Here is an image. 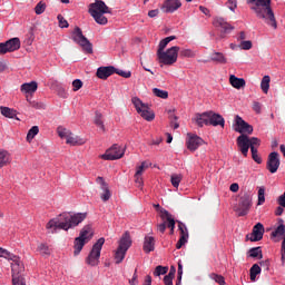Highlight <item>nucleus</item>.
I'll return each mask as SVG.
<instances>
[{
	"mask_svg": "<svg viewBox=\"0 0 285 285\" xmlns=\"http://www.w3.org/2000/svg\"><path fill=\"white\" fill-rule=\"evenodd\" d=\"M88 217V213H72L65 212L58 215L56 218L50 219L46 228L49 233H57L58 230H70L77 228Z\"/></svg>",
	"mask_w": 285,
	"mask_h": 285,
	"instance_id": "obj_1",
	"label": "nucleus"
},
{
	"mask_svg": "<svg viewBox=\"0 0 285 285\" xmlns=\"http://www.w3.org/2000/svg\"><path fill=\"white\" fill-rule=\"evenodd\" d=\"M246 3L258 19H265L268 26L277 30V20L275 19L273 7H271V0H246Z\"/></svg>",
	"mask_w": 285,
	"mask_h": 285,
	"instance_id": "obj_2",
	"label": "nucleus"
},
{
	"mask_svg": "<svg viewBox=\"0 0 285 285\" xmlns=\"http://www.w3.org/2000/svg\"><path fill=\"white\" fill-rule=\"evenodd\" d=\"M89 14L95 19L96 23L99 26H106L108 23V18L104 14H112V11L104 0H96L94 3L89 4Z\"/></svg>",
	"mask_w": 285,
	"mask_h": 285,
	"instance_id": "obj_3",
	"label": "nucleus"
},
{
	"mask_svg": "<svg viewBox=\"0 0 285 285\" xmlns=\"http://www.w3.org/2000/svg\"><path fill=\"white\" fill-rule=\"evenodd\" d=\"M95 236V232L92 230L91 225H85L80 233L79 236L75 238L73 240V255L77 256L83 250V246L92 239Z\"/></svg>",
	"mask_w": 285,
	"mask_h": 285,
	"instance_id": "obj_4",
	"label": "nucleus"
},
{
	"mask_svg": "<svg viewBox=\"0 0 285 285\" xmlns=\"http://www.w3.org/2000/svg\"><path fill=\"white\" fill-rule=\"evenodd\" d=\"M132 246V238L130 237V232H125L119 240L118 248L115 250L116 264H121L126 259V253Z\"/></svg>",
	"mask_w": 285,
	"mask_h": 285,
	"instance_id": "obj_5",
	"label": "nucleus"
},
{
	"mask_svg": "<svg viewBox=\"0 0 285 285\" xmlns=\"http://www.w3.org/2000/svg\"><path fill=\"white\" fill-rule=\"evenodd\" d=\"M180 48L178 46L170 47L166 51L157 52L158 63L163 66H173L177 63Z\"/></svg>",
	"mask_w": 285,
	"mask_h": 285,
	"instance_id": "obj_6",
	"label": "nucleus"
},
{
	"mask_svg": "<svg viewBox=\"0 0 285 285\" xmlns=\"http://www.w3.org/2000/svg\"><path fill=\"white\" fill-rule=\"evenodd\" d=\"M106 244V238L100 237L91 247L88 256L86 257V264L88 266L95 267L99 266V259L101 258V249Z\"/></svg>",
	"mask_w": 285,
	"mask_h": 285,
	"instance_id": "obj_7",
	"label": "nucleus"
},
{
	"mask_svg": "<svg viewBox=\"0 0 285 285\" xmlns=\"http://www.w3.org/2000/svg\"><path fill=\"white\" fill-rule=\"evenodd\" d=\"M71 39L75 43L82 48L83 52L87 55H92V45L90 43V40L83 36L81 28L75 27L73 31L71 32Z\"/></svg>",
	"mask_w": 285,
	"mask_h": 285,
	"instance_id": "obj_8",
	"label": "nucleus"
},
{
	"mask_svg": "<svg viewBox=\"0 0 285 285\" xmlns=\"http://www.w3.org/2000/svg\"><path fill=\"white\" fill-rule=\"evenodd\" d=\"M131 104L135 106L136 111L142 119L146 121H154L155 120V112L150 110L148 104H144L139 97L131 98Z\"/></svg>",
	"mask_w": 285,
	"mask_h": 285,
	"instance_id": "obj_9",
	"label": "nucleus"
},
{
	"mask_svg": "<svg viewBox=\"0 0 285 285\" xmlns=\"http://www.w3.org/2000/svg\"><path fill=\"white\" fill-rule=\"evenodd\" d=\"M124 155H126V148L115 144L107 149L105 154L100 155L99 158L105 161H115L117 159H121Z\"/></svg>",
	"mask_w": 285,
	"mask_h": 285,
	"instance_id": "obj_10",
	"label": "nucleus"
},
{
	"mask_svg": "<svg viewBox=\"0 0 285 285\" xmlns=\"http://www.w3.org/2000/svg\"><path fill=\"white\" fill-rule=\"evenodd\" d=\"M279 225L272 232L271 237L274 242H279L283 237L282 247H281V255L282 262H285V225L284 219H279Z\"/></svg>",
	"mask_w": 285,
	"mask_h": 285,
	"instance_id": "obj_11",
	"label": "nucleus"
},
{
	"mask_svg": "<svg viewBox=\"0 0 285 285\" xmlns=\"http://www.w3.org/2000/svg\"><path fill=\"white\" fill-rule=\"evenodd\" d=\"M250 206H253V198H250V195L244 194L240 197L238 206L235 208V212L238 214V217H244L248 215Z\"/></svg>",
	"mask_w": 285,
	"mask_h": 285,
	"instance_id": "obj_12",
	"label": "nucleus"
},
{
	"mask_svg": "<svg viewBox=\"0 0 285 285\" xmlns=\"http://www.w3.org/2000/svg\"><path fill=\"white\" fill-rule=\"evenodd\" d=\"M213 26L215 28H219L220 29V37H222V39H224V37H226V35H230L233 32V30H235V27L233 24H230L228 21H226V19H224L222 17L214 18Z\"/></svg>",
	"mask_w": 285,
	"mask_h": 285,
	"instance_id": "obj_13",
	"label": "nucleus"
},
{
	"mask_svg": "<svg viewBox=\"0 0 285 285\" xmlns=\"http://www.w3.org/2000/svg\"><path fill=\"white\" fill-rule=\"evenodd\" d=\"M279 166H282V161L279 160V153H269L266 161V170H268V173L272 175H275V173L279 170Z\"/></svg>",
	"mask_w": 285,
	"mask_h": 285,
	"instance_id": "obj_14",
	"label": "nucleus"
},
{
	"mask_svg": "<svg viewBox=\"0 0 285 285\" xmlns=\"http://www.w3.org/2000/svg\"><path fill=\"white\" fill-rule=\"evenodd\" d=\"M235 132H239L240 135H253V126L239 115L235 116V125H234Z\"/></svg>",
	"mask_w": 285,
	"mask_h": 285,
	"instance_id": "obj_15",
	"label": "nucleus"
},
{
	"mask_svg": "<svg viewBox=\"0 0 285 285\" xmlns=\"http://www.w3.org/2000/svg\"><path fill=\"white\" fill-rule=\"evenodd\" d=\"M11 263V273L12 277H19L21 276V273L26 271V266H23V262L21 261V257L17 255H12V257L9 258Z\"/></svg>",
	"mask_w": 285,
	"mask_h": 285,
	"instance_id": "obj_16",
	"label": "nucleus"
},
{
	"mask_svg": "<svg viewBox=\"0 0 285 285\" xmlns=\"http://www.w3.org/2000/svg\"><path fill=\"white\" fill-rule=\"evenodd\" d=\"M188 140H187V149L191 153H195L199 146H204L206 141L202 139V137L195 135V134H187Z\"/></svg>",
	"mask_w": 285,
	"mask_h": 285,
	"instance_id": "obj_17",
	"label": "nucleus"
},
{
	"mask_svg": "<svg viewBox=\"0 0 285 285\" xmlns=\"http://www.w3.org/2000/svg\"><path fill=\"white\" fill-rule=\"evenodd\" d=\"M264 224L257 223L252 230L250 236L247 235L246 239H249V242H262L264 239Z\"/></svg>",
	"mask_w": 285,
	"mask_h": 285,
	"instance_id": "obj_18",
	"label": "nucleus"
},
{
	"mask_svg": "<svg viewBox=\"0 0 285 285\" xmlns=\"http://www.w3.org/2000/svg\"><path fill=\"white\" fill-rule=\"evenodd\" d=\"M236 144L245 157H248V149L250 148V138L246 134H242L237 137Z\"/></svg>",
	"mask_w": 285,
	"mask_h": 285,
	"instance_id": "obj_19",
	"label": "nucleus"
},
{
	"mask_svg": "<svg viewBox=\"0 0 285 285\" xmlns=\"http://www.w3.org/2000/svg\"><path fill=\"white\" fill-rule=\"evenodd\" d=\"M208 126H220V128H224V126H226V120L223 115L216 114L215 111H208Z\"/></svg>",
	"mask_w": 285,
	"mask_h": 285,
	"instance_id": "obj_20",
	"label": "nucleus"
},
{
	"mask_svg": "<svg viewBox=\"0 0 285 285\" xmlns=\"http://www.w3.org/2000/svg\"><path fill=\"white\" fill-rule=\"evenodd\" d=\"M178 228L180 230V238L176 244L177 250H179V248H181V246H184L185 244L188 243V227H186V224L179 222Z\"/></svg>",
	"mask_w": 285,
	"mask_h": 285,
	"instance_id": "obj_21",
	"label": "nucleus"
},
{
	"mask_svg": "<svg viewBox=\"0 0 285 285\" xmlns=\"http://www.w3.org/2000/svg\"><path fill=\"white\" fill-rule=\"evenodd\" d=\"M181 8V1L180 0H165L161 10H165L167 13L176 12V10H179Z\"/></svg>",
	"mask_w": 285,
	"mask_h": 285,
	"instance_id": "obj_22",
	"label": "nucleus"
},
{
	"mask_svg": "<svg viewBox=\"0 0 285 285\" xmlns=\"http://www.w3.org/2000/svg\"><path fill=\"white\" fill-rule=\"evenodd\" d=\"M160 218L167 223V228H170V234L175 233V218L166 209H160Z\"/></svg>",
	"mask_w": 285,
	"mask_h": 285,
	"instance_id": "obj_23",
	"label": "nucleus"
},
{
	"mask_svg": "<svg viewBox=\"0 0 285 285\" xmlns=\"http://www.w3.org/2000/svg\"><path fill=\"white\" fill-rule=\"evenodd\" d=\"M116 72V68L114 66H108V67H99L97 69V77L98 79H108V77H112V75H115Z\"/></svg>",
	"mask_w": 285,
	"mask_h": 285,
	"instance_id": "obj_24",
	"label": "nucleus"
},
{
	"mask_svg": "<svg viewBox=\"0 0 285 285\" xmlns=\"http://www.w3.org/2000/svg\"><path fill=\"white\" fill-rule=\"evenodd\" d=\"M39 88V83L37 81L31 82H24L20 86V92L23 95H35L37 92V89Z\"/></svg>",
	"mask_w": 285,
	"mask_h": 285,
	"instance_id": "obj_25",
	"label": "nucleus"
},
{
	"mask_svg": "<svg viewBox=\"0 0 285 285\" xmlns=\"http://www.w3.org/2000/svg\"><path fill=\"white\" fill-rule=\"evenodd\" d=\"M97 181H99V184L101 185V190H104L100 198L102 199V202H108L111 197L110 189L108 188V184L106 183V180H104V177L101 176L97 178Z\"/></svg>",
	"mask_w": 285,
	"mask_h": 285,
	"instance_id": "obj_26",
	"label": "nucleus"
},
{
	"mask_svg": "<svg viewBox=\"0 0 285 285\" xmlns=\"http://www.w3.org/2000/svg\"><path fill=\"white\" fill-rule=\"evenodd\" d=\"M229 83L236 90H242V88H246V80L244 78H237L235 75L229 76Z\"/></svg>",
	"mask_w": 285,
	"mask_h": 285,
	"instance_id": "obj_27",
	"label": "nucleus"
},
{
	"mask_svg": "<svg viewBox=\"0 0 285 285\" xmlns=\"http://www.w3.org/2000/svg\"><path fill=\"white\" fill-rule=\"evenodd\" d=\"M142 250L147 255L149 253H153V250H155V237H153V236H145L144 245H142Z\"/></svg>",
	"mask_w": 285,
	"mask_h": 285,
	"instance_id": "obj_28",
	"label": "nucleus"
},
{
	"mask_svg": "<svg viewBox=\"0 0 285 285\" xmlns=\"http://www.w3.org/2000/svg\"><path fill=\"white\" fill-rule=\"evenodd\" d=\"M210 61H213L214 63L226 65L228 63V58H226V55H224L223 52L214 51L210 55Z\"/></svg>",
	"mask_w": 285,
	"mask_h": 285,
	"instance_id": "obj_29",
	"label": "nucleus"
},
{
	"mask_svg": "<svg viewBox=\"0 0 285 285\" xmlns=\"http://www.w3.org/2000/svg\"><path fill=\"white\" fill-rule=\"evenodd\" d=\"M66 144L69 146H83V144H86V139L73 136L72 132H70L66 138Z\"/></svg>",
	"mask_w": 285,
	"mask_h": 285,
	"instance_id": "obj_30",
	"label": "nucleus"
},
{
	"mask_svg": "<svg viewBox=\"0 0 285 285\" xmlns=\"http://www.w3.org/2000/svg\"><path fill=\"white\" fill-rule=\"evenodd\" d=\"M12 161V156L10 153L6 149H0V168H3V166H8Z\"/></svg>",
	"mask_w": 285,
	"mask_h": 285,
	"instance_id": "obj_31",
	"label": "nucleus"
},
{
	"mask_svg": "<svg viewBox=\"0 0 285 285\" xmlns=\"http://www.w3.org/2000/svg\"><path fill=\"white\" fill-rule=\"evenodd\" d=\"M0 112L3 117H7V119H19L17 118V110L10 108V107H0Z\"/></svg>",
	"mask_w": 285,
	"mask_h": 285,
	"instance_id": "obj_32",
	"label": "nucleus"
},
{
	"mask_svg": "<svg viewBox=\"0 0 285 285\" xmlns=\"http://www.w3.org/2000/svg\"><path fill=\"white\" fill-rule=\"evenodd\" d=\"M37 250L39 252L41 257H50V255H52V248H50V246H48V244L46 243H41L40 245H38Z\"/></svg>",
	"mask_w": 285,
	"mask_h": 285,
	"instance_id": "obj_33",
	"label": "nucleus"
},
{
	"mask_svg": "<svg viewBox=\"0 0 285 285\" xmlns=\"http://www.w3.org/2000/svg\"><path fill=\"white\" fill-rule=\"evenodd\" d=\"M196 124L199 128H204V126H208V111L196 115Z\"/></svg>",
	"mask_w": 285,
	"mask_h": 285,
	"instance_id": "obj_34",
	"label": "nucleus"
},
{
	"mask_svg": "<svg viewBox=\"0 0 285 285\" xmlns=\"http://www.w3.org/2000/svg\"><path fill=\"white\" fill-rule=\"evenodd\" d=\"M176 39H177V37L169 36V37L164 38L163 40H160V42L158 45L157 52H164L166 50V46H168V43H170V41H175Z\"/></svg>",
	"mask_w": 285,
	"mask_h": 285,
	"instance_id": "obj_35",
	"label": "nucleus"
},
{
	"mask_svg": "<svg viewBox=\"0 0 285 285\" xmlns=\"http://www.w3.org/2000/svg\"><path fill=\"white\" fill-rule=\"evenodd\" d=\"M94 124L102 130V132H106V125H104V115L101 112L96 111V116L94 119Z\"/></svg>",
	"mask_w": 285,
	"mask_h": 285,
	"instance_id": "obj_36",
	"label": "nucleus"
},
{
	"mask_svg": "<svg viewBox=\"0 0 285 285\" xmlns=\"http://www.w3.org/2000/svg\"><path fill=\"white\" fill-rule=\"evenodd\" d=\"M7 43L9 45V50H11V52H14L21 48V40L19 38H11L7 40Z\"/></svg>",
	"mask_w": 285,
	"mask_h": 285,
	"instance_id": "obj_37",
	"label": "nucleus"
},
{
	"mask_svg": "<svg viewBox=\"0 0 285 285\" xmlns=\"http://www.w3.org/2000/svg\"><path fill=\"white\" fill-rule=\"evenodd\" d=\"M262 273V267L258 264H254L249 269V279L255 282L257 279V275Z\"/></svg>",
	"mask_w": 285,
	"mask_h": 285,
	"instance_id": "obj_38",
	"label": "nucleus"
},
{
	"mask_svg": "<svg viewBox=\"0 0 285 285\" xmlns=\"http://www.w3.org/2000/svg\"><path fill=\"white\" fill-rule=\"evenodd\" d=\"M261 89L265 95H268V90H271V76H264L261 81Z\"/></svg>",
	"mask_w": 285,
	"mask_h": 285,
	"instance_id": "obj_39",
	"label": "nucleus"
},
{
	"mask_svg": "<svg viewBox=\"0 0 285 285\" xmlns=\"http://www.w3.org/2000/svg\"><path fill=\"white\" fill-rule=\"evenodd\" d=\"M184 179V175L181 174H171L170 184L174 188H179L181 180Z\"/></svg>",
	"mask_w": 285,
	"mask_h": 285,
	"instance_id": "obj_40",
	"label": "nucleus"
},
{
	"mask_svg": "<svg viewBox=\"0 0 285 285\" xmlns=\"http://www.w3.org/2000/svg\"><path fill=\"white\" fill-rule=\"evenodd\" d=\"M266 202V187H258V203L257 206H264Z\"/></svg>",
	"mask_w": 285,
	"mask_h": 285,
	"instance_id": "obj_41",
	"label": "nucleus"
},
{
	"mask_svg": "<svg viewBox=\"0 0 285 285\" xmlns=\"http://www.w3.org/2000/svg\"><path fill=\"white\" fill-rule=\"evenodd\" d=\"M36 135H39V126H33L29 129L27 134L28 144H32V139H35Z\"/></svg>",
	"mask_w": 285,
	"mask_h": 285,
	"instance_id": "obj_42",
	"label": "nucleus"
},
{
	"mask_svg": "<svg viewBox=\"0 0 285 285\" xmlns=\"http://www.w3.org/2000/svg\"><path fill=\"white\" fill-rule=\"evenodd\" d=\"M209 279H213L216 284L226 285V278L223 275L212 273L209 274Z\"/></svg>",
	"mask_w": 285,
	"mask_h": 285,
	"instance_id": "obj_43",
	"label": "nucleus"
},
{
	"mask_svg": "<svg viewBox=\"0 0 285 285\" xmlns=\"http://www.w3.org/2000/svg\"><path fill=\"white\" fill-rule=\"evenodd\" d=\"M166 273H168V266L158 265V266H156V268L154 271V277H159L161 275H166Z\"/></svg>",
	"mask_w": 285,
	"mask_h": 285,
	"instance_id": "obj_44",
	"label": "nucleus"
},
{
	"mask_svg": "<svg viewBox=\"0 0 285 285\" xmlns=\"http://www.w3.org/2000/svg\"><path fill=\"white\" fill-rule=\"evenodd\" d=\"M249 257H259L262 259L263 254H262V247H253L248 250Z\"/></svg>",
	"mask_w": 285,
	"mask_h": 285,
	"instance_id": "obj_45",
	"label": "nucleus"
},
{
	"mask_svg": "<svg viewBox=\"0 0 285 285\" xmlns=\"http://www.w3.org/2000/svg\"><path fill=\"white\" fill-rule=\"evenodd\" d=\"M180 57H185L187 59H193V58L197 57V53L195 51H193L191 49H181Z\"/></svg>",
	"mask_w": 285,
	"mask_h": 285,
	"instance_id": "obj_46",
	"label": "nucleus"
},
{
	"mask_svg": "<svg viewBox=\"0 0 285 285\" xmlns=\"http://www.w3.org/2000/svg\"><path fill=\"white\" fill-rule=\"evenodd\" d=\"M153 92L156 97H159L160 99H168V91L161 90L159 88H154Z\"/></svg>",
	"mask_w": 285,
	"mask_h": 285,
	"instance_id": "obj_47",
	"label": "nucleus"
},
{
	"mask_svg": "<svg viewBox=\"0 0 285 285\" xmlns=\"http://www.w3.org/2000/svg\"><path fill=\"white\" fill-rule=\"evenodd\" d=\"M145 168H150V163H148V161H142L141 165L136 168V175H137V177L144 175Z\"/></svg>",
	"mask_w": 285,
	"mask_h": 285,
	"instance_id": "obj_48",
	"label": "nucleus"
},
{
	"mask_svg": "<svg viewBox=\"0 0 285 285\" xmlns=\"http://www.w3.org/2000/svg\"><path fill=\"white\" fill-rule=\"evenodd\" d=\"M261 145H262V140H259V138H257V137L249 138L250 150H253V148L258 149Z\"/></svg>",
	"mask_w": 285,
	"mask_h": 285,
	"instance_id": "obj_49",
	"label": "nucleus"
},
{
	"mask_svg": "<svg viewBox=\"0 0 285 285\" xmlns=\"http://www.w3.org/2000/svg\"><path fill=\"white\" fill-rule=\"evenodd\" d=\"M36 14H43L46 12V2L40 1L35 7Z\"/></svg>",
	"mask_w": 285,
	"mask_h": 285,
	"instance_id": "obj_50",
	"label": "nucleus"
},
{
	"mask_svg": "<svg viewBox=\"0 0 285 285\" xmlns=\"http://www.w3.org/2000/svg\"><path fill=\"white\" fill-rule=\"evenodd\" d=\"M250 153H252V158L254 159V161L256 164H262V157L259 156V154L257 151V147H252Z\"/></svg>",
	"mask_w": 285,
	"mask_h": 285,
	"instance_id": "obj_51",
	"label": "nucleus"
},
{
	"mask_svg": "<svg viewBox=\"0 0 285 285\" xmlns=\"http://www.w3.org/2000/svg\"><path fill=\"white\" fill-rule=\"evenodd\" d=\"M169 118L171 119V126L174 127V130H177L179 128V122H177V116L175 115V111L169 110Z\"/></svg>",
	"mask_w": 285,
	"mask_h": 285,
	"instance_id": "obj_52",
	"label": "nucleus"
},
{
	"mask_svg": "<svg viewBox=\"0 0 285 285\" xmlns=\"http://www.w3.org/2000/svg\"><path fill=\"white\" fill-rule=\"evenodd\" d=\"M8 52H12V50H10V45L8 43V41L0 42V55H8Z\"/></svg>",
	"mask_w": 285,
	"mask_h": 285,
	"instance_id": "obj_53",
	"label": "nucleus"
},
{
	"mask_svg": "<svg viewBox=\"0 0 285 285\" xmlns=\"http://www.w3.org/2000/svg\"><path fill=\"white\" fill-rule=\"evenodd\" d=\"M57 132L61 139H67V137L70 135V130L63 127H58Z\"/></svg>",
	"mask_w": 285,
	"mask_h": 285,
	"instance_id": "obj_54",
	"label": "nucleus"
},
{
	"mask_svg": "<svg viewBox=\"0 0 285 285\" xmlns=\"http://www.w3.org/2000/svg\"><path fill=\"white\" fill-rule=\"evenodd\" d=\"M83 88V81L81 79H76L72 81V90L73 92H77L78 90H81Z\"/></svg>",
	"mask_w": 285,
	"mask_h": 285,
	"instance_id": "obj_55",
	"label": "nucleus"
},
{
	"mask_svg": "<svg viewBox=\"0 0 285 285\" xmlns=\"http://www.w3.org/2000/svg\"><path fill=\"white\" fill-rule=\"evenodd\" d=\"M57 19L59 28H69L70 23H68V20H66V18H63L61 14H58Z\"/></svg>",
	"mask_w": 285,
	"mask_h": 285,
	"instance_id": "obj_56",
	"label": "nucleus"
},
{
	"mask_svg": "<svg viewBox=\"0 0 285 285\" xmlns=\"http://www.w3.org/2000/svg\"><path fill=\"white\" fill-rule=\"evenodd\" d=\"M175 278V272H169L168 275L164 277L165 285H173V279Z\"/></svg>",
	"mask_w": 285,
	"mask_h": 285,
	"instance_id": "obj_57",
	"label": "nucleus"
},
{
	"mask_svg": "<svg viewBox=\"0 0 285 285\" xmlns=\"http://www.w3.org/2000/svg\"><path fill=\"white\" fill-rule=\"evenodd\" d=\"M115 75H119V77H124V79H130V77H132L130 71H124L120 69H116Z\"/></svg>",
	"mask_w": 285,
	"mask_h": 285,
	"instance_id": "obj_58",
	"label": "nucleus"
},
{
	"mask_svg": "<svg viewBox=\"0 0 285 285\" xmlns=\"http://www.w3.org/2000/svg\"><path fill=\"white\" fill-rule=\"evenodd\" d=\"M13 255L14 254L8 252V249L0 247V257H3L4 259H10Z\"/></svg>",
	"mask_w": 285,
	"mask_h": 285,
	"instance_id": "obj_59",
	"label": "nucleus"
},
{
	"mask_svg": "<svg viewBox=\"0 0 285 285\" xmlns=\"http://www.w3.org/2000/svg\"><path fill=\"white\" fill-rule=\"evenodd\" d=\"M239 47L242 50H250V48H253V42L250 40H243Z\"/></svg>",
	"mask_w": 285,
	"mask_h": 285,
	"instance_id": "obj_60",
	"label": "nucleus"
},
{
	"mask_svg": "<svg viewBox=\"0 0 285 285\" xmlns=\"http://www.w3.org/2000/svg\"><path fill=\"white\" fill-rule=\"evenodd\" d=\"M12 284L13 285H26V279L21 276H12Z\"/></svg>",
	"mask_w": 285,
	"mask_h": 285,
	"instance_id": "obj_61",
	"label": "nucleus"
},
{
	"mask_svg": "<svg viewBox=\"0 0 285 285\" xmlns=\"http://www.w3.org/2000/svg\"><path fill=\"white\" fill-rule=\"evenodd\" d=\"M259 266L264 268V271H271V261L269 259L262 261L259 262Z\"/></svg>",
	"mask_w": 285,
	"mask_h": 285,
	"instance_id": "obj_62",
	"label": "nucleus"
},
{
	"mask_svg": "<svg viewBox=\"0 0 285 285\" xmlns=\"http://www.w3.org/2000/svg\"><path fill=\"white\" fill-rule=\"evenodd\" d=\"M253 110L256 112V115L262 114V104L254 101L253 102Z\"/></svg>",
	"mask_w": 285,
	"mask_h": 285,
	"instance_id": "obj_63",
	"label": "nucleus"
},
{
	"mask_svg": "<svg viewBox=\"0 0 285 285\" xmlns=\"http://www.w3.org/2000/svg\"><path fill=\"white\" fill-rule=\"evenodd\" d=\"M129 284H130V285H137V284H139L138 275H137V269H135V273H134V275H132V278L129 279Z\"/></svg>",
	"mask_w": 285,
	"mask_h": 285,
	"instance_id": "obj_64",
	"label": "nucleus"
}]
</instances>
